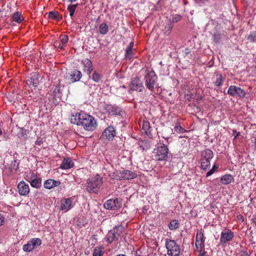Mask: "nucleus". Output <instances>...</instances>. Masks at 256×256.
<instances>
[{
    "instance_id": "obj_45",
    "label": "nucleus",
    "mask_w": 256,
    "mask_h": 256,
    "mask_svg": "<svg viewBox=\"0 0 256 256\" xmlns=\"http://www.w3.org/2000/svg\"><path fill=\"white\" fill-rule=\"evenodd\" d=\"M198 252H200V254L198 255V256H206V252L204 250H202L201 248L198 250Z\"/></svg>"
},
{
    "instance_id": "obj_55",
    "label": "nucleus",
    "mask_w": 256,
    "mask_h": 256,
    "mask_svg": "<svg viewBox=\"0 0 256 256\" xmlns=\"http://www.w3.org/2000/svg\"><path fill=\"white\" fill-rule=\"evenodd\" d=\"M254 146H255V148L256 150V138L255 139V141H254Z\"/></svg>"
},
{
    "instance_id": "obj_21",
    "label": "nucleus",
    "mask_w": 256,
    "mask_h": 256,
    "mask_svg": "<svg viewBox=\"0 0 256 256\" xmlns=\"http://www.w3.org/2000/svg\"><path fill=\"white\" fill-rule=\"evenodd\" d=\"M82 76V72L78 70H74L70 72V77L71 81L72 82L79 81Z\"/></svg>"
},
{
    "instance_id": "obj_50",
    "label": "nucleus",
    "mask_w": 256,
    "mask_h": 256,
    "mask_svg": "<svg viewBox=\"0 0 256 256\" xmlns=\"http://www.w3.org/2000/svg\"><path fill=\"white\" fill-rule=\"evenodd\" d=\"M161 136L164 139L168 140L169 137L168 136H166V134H162ZM168 142V140H167Z\"/></svg>"
},
{
    "instance_id": "obj_31",
    "label": "nucleus",
    "mask_w": 256,
    "mask_h": 256,
    "mask_svg": "<svg viewBox=\"0 0 256 256\" xmlns=\"http://www.w3.org/2000/svg\"><path fill=\"white\" fill-rule=\"evenodd\" d=\"M104 248L102 246H96L93 252V256H102L104 254Z\"/></svg>"
},
{
    "instance_id": "obj_16",
    "label": "nucleus",
    "mask_w": 256,
    "mask_h": 256,
    "mask_svg": "<svg viewBox=\"0 0 256 256\" xmlns=\"http://www.w3.org/2000/svg\"><path fill=\"white\" fill-rule=\"evenodd\" d=\"M120 234V232H119L118 228L110 230L107 234L106 240L108 244H112L116 240L118 239Z\"/></svg>"
},
{
    "instance_id": "obj_14",
    "label": "nucleus",
    "mask_w": 256,
    "mask_h": 256,
    "mask_svg": "<svg viewBox=\"0 0 256 256\" xmlns=\"http://www.w3.org/2000/svg\"><path fill=\"white\" fill-rule=\"evenodd\" d=\"M204 234L202 232V230H198L196 237L195 246L196 249L201 248L204 246Z\"/></svg>"
},
{
    "instance_id": "obj_37",
    "label": "nucleus",
    "mask_w": 256,
    "mask_h": 256,
    "mask_svg": "<svg viewBox=\"0 0 256 256\" xmlns=\"http://www.w3.org/2000/svg\"><path fill=\"white\" fill-rule=\"evenodd\" d=\"M102 76L100 74L95 71L92 76V79L96 82H99Z\"/></svg>"
},
{
    "instance_id": "obj_47",
    "label": "nucleus",
    "mask_w": 256,
    "mask_h": 256,
    "mask_svg": "<svg viewBox=\"0 0 256 256\" xmlns=\"http://www.w3.org/2000/svg\"><path fill=\"white\" fill-rule=\"evenodd\" d=\"M43 143L42 139H38L35 142L36 145L40 146Z\"/></svg>"
},
{
    "instance_id": "obj_27",
    "label": "nucleus",
    "mask_w": 256,
    "mask_h": 256,
    "mask_svg": "<svg viewBox=\"0 0 256 256\" xmlns=\"http://www.w3.org/2000/svg\"><path fill=\"white\" fill-rule=\"evenodd\" d=\"M12 20L18 24H20L24 20V17L20 12L17 11L13 14Z\"/></svg>"
},
{
    "instance_id": "obj_3",
    "label": "nucleus",
    "mask_w": 256,
    "mask_h": 256,
    "mask_svg": "<svg viewBox=\"0 0 256 256\" xmlns=\"http://www.w3.org/2000/svg\"><path fill=\"white\" fill-rule=\"evenodd\" d=\"M168 148L164 144L158 146L154 150V158L156 160H166L168 158Z\"/></svg>"
},
{
    "instance_id": "obj_8",
    "label": "nucleus",
    "mask_w": 256,
    "mask_h": 256,
    "mask_svg": "<svg viewBox=\"0 0 256 256\" xmlns=\"http://www.w3.org/2000/svg\"><path fill=\"white\" fill-rule=\"evenodd\" d=\"M137 177V174L130 170H124L118 172L116 179L132 180Z\"/></svg>"
},
{
    "instance_id": "obj_18",
    "label": "nucleus",
    "mask_w": 256,
    "mask_h": 256,
    "mask_svg": "<svg viewBox=\"0 0 256 256\" xmlns=\"http://www.w3.org/2000/svg\"><path fill=\"white\" fill-rule=\"evenodd\" d=\"M60 184V182L59 180H56L53 179H48L44 182V188L50 190L56 186H59Z\"/></svg>"
},
{
    "instance_id": "obj_39",
    "label": "nucleus",
    "mask_w": 256,
    "mask_h": 256,
    "mask_svg": "<svg viewBox=\"0 0 256 256\" xmlns=\"http://www.w3.org/2000/svg\"><path fill=\"white\" fill-rule=\"evenodd\" d=\"M247 40L250 42H256V32H251L247 37Z\"/></svg>"
},
{
    "instance_id": "obj_38",
    "label": "nucleus",
    "mask_w": 256,
    "mask_h": 256,
    "mask_svg": "<svg viewBox=\"0 0 256 256\" xmlns=\"http://www.w3.org/2000/svg\"><path fill=\"white\" fill-rule=\"evenodd\" d=\"M22 248L24 252H31L32 250H34L33 247H32L31 243L30 242V241H28L26 244H24Z\"/></svg>"
},
{
    "instance_id": "obj_35",
    "label": "nucleus",
    "mask_w": 256,
    "mask_h": 256,
    "mask_svg": "<svg viewBox=\"0 0 256 256\" xmlns=\"http://www.w3.org/2000/svg\"><path fill=\"white\" fill-rule=\"evenodd\" d=\"M78 6V4H70L68 6V10L70 12V17H72L75 12Z\"/></svg>"
},
{
    "instance_id": "obj_4",
    "label": "nucleus",
    "mask_w": 256,
    "mask_h": 256,
    "mask_svg": "<svg viewBox=\"0 0 256 256\" xmlns=\"http://www.w3.org/2000/svg\"><path fill=\"white\" fill-rule=\"evenodd\" d=\"M166 247L167 249V254L168 256H180V249L175 240L170 239L166 240Z\"/></svg>"
},
{
    "instance_id": "obj_42",
    "label": "nucleus",
    "mask_w": 256,
    "mask_h": 256,
    "mask_svg": "<svg viewBox=\"0 0 256 256\" xmlns=\"http://www.w3.org/2000/svg\"><path fill=\"white\" fill-rule=\"evenodd\" d=\"M54 46L56 48L60 50H62L64 48V46L60 42V41L58 40H56L54 41Z\"/></svg>"
},
{
    "instance_id": "obj_48",
    "label": "nucleus",
    "mask_w": 256,
    "mask_h": 256,
    "mask_svg": "<svg viewBox=\"0 0 256 256\" xmlns=\"http://www.w3.org/2000/svg\"><path fill=\"white\" fill-rule=\"evenodd\" d=\"M4 223V217L0 214V226H2Z\"/></svg>"
},
{
    "instance_id": "obj_49",
    "label": "nucleus",
    "mask_w": 256,
    "mask_h": 256,
    "mask_svg": "<svg viewBox=\"0 0 256 256\" xmlns=\"http://www.w3.org/2000/svg\"><path fill=\"white\" fill-rule=\"evenodd\" d=\"M233 135L235 138L237 137L239 135V133L236 132V130H233Z\"/></svg>"
},
{
    "instance_id": "obj_20",
    "label": "nucleus",
    "mask_w": 256,
    "mask_h": 256,
    "mask_svg": "<svg viewBox=\"0 0 256 256\" xmlns=\"http://www.w3.org/2000/svg\"><path fill=\"white\" fill-rule=\"evenodd\" d=\"M72 202L70 198H64L61 200L60 209L68 210L71 208Z\"/></svg>"
},
{
    "instance_id": "obj_19",
    "label": "nucleus",
    "mask_w": 256,
    "mask_h": 256,
    "mask_svg": "<svg viewBox=\"0 0 256 256\" xmlns=\"http://www.w3.org/2000/svg\"><path fill=\"white\" fill-rule=\"evenodd\" d=\"M82 62L84 68V72H86L88 75L90 74L93 70L92 61L88 58H85L82 60Z\"/></svg>"
},
{
    "instance_id": "obj_10",
    "label": "nucleus",
    "mask_w": 256,
    "mask_h": 256,
    "mask_svg": "<svg viewBox=\"0 0 256 256\" xmlns=\"http://www.w3.org/2000/svg\"><path fill=\"white\" fill-rule=\"evenodd\" d=\"M130 88V90L141 92L144 89V86L140 79L138 77H136L132 80Z\"/></svg>"
},
{
    "instance_id": "obj_44",
    "label": "nucleus",
    "mask_w": 256,
    "mask_h": 256,
    "mask_svg": "<svg viewBox=\"0 0 256 256\" xmlns=\"http://www.w3.org/2000/svg\"><path fill=\"white\" fill-rule=\"evenodd\" d=\"M174 130L176 132H178L180 134L186 132L184 128L180 126H176L174 127Z\"/></svg>"
},
{
    "instance_id": "obj_53",
    "label": "nucleus",
    "mask_w": 256,
    "mask_h": 256,
    "mask_svg": "<svg viewBox=\"0 0 256 256\" xmlns=\"http://www.w3.org/2000/svg\"><path fill=\"white\" fill-rule=\"evenodd\" d=\"M116 256H126L125 254H119Z\"/></svg>"
},
{
    "instance_id": "obj_56",
    "label": "nucleus",
    "mask_w": 256,
    "mask_h": 256,
    "mask_svg": "<svg viewBox=\"0 0 256 256\" xmlns=\"http://www.w3.org/2000/svg\"><path fill=\"white\" fill-rule=\"evenodd\" d=\"M168 130H170V128H168ZM170 130L172 131V129H170Z\"/></svg>"
},
{
    "instance_id": "obj_29",
    "label": "nucleus",
    "mask_w": 256,
    "mask_h": 256,
    "mask_svg": "<svg viewBox=\"0 0 256 256\" xmlns=\"http://www.w3.org/2000/svg\"><path fill=\"white\" fill-rule=\"evenodd\" d=\"M224 78H222L221 74H216V81L214 82V85L216 86H220L224 82Z\"/></svg>"
},
{
    "instance_id": "obj_9",
    "label": "nucleus",
    "mask_w": 256,
    "mask_h": 256,
    "mask_svg": "<svg viewBox=\"0 0 256 256\" xmlns=\"http://www.w3.org/2000/svg\"><path fill=\"white\" fill-rule=\"evenodd\" d=\"M122 206V204L117 198L115 199H110L106 200L104 204V206L106 209L114 210L119 208Z\"/></svg>"
},
{
    "instance_id": "obj_24",
    "label": "nucleus",
    "mask_w": 256,
    "mask_h": 256,
    "mask_svg": "<svg viewBox=\"0 0 256 256\" xmlns=\"http://www.w3.org/2000/svg\"><path fill=\"white\" fill-rule=\"evenodd\" d=\"M134 46V42H131L128 46L126 48L125 51H126V54H125V58L126 60H130L132 58L133 56V52H132V48Z\"/></svg>"
},
{
    "instance_id": "obj_2",
    "label": "nucleus",
    "mask_w": 256,
    "mask_h": 256,
    "mask_svg": "<svg viewBox=\"0 0 256 256\" xmlns=\"http://www.w3.org/2000/svg\"><path fill=\"white\" fill-rule=\"evenodd\" d=\"M103 183L102 178L97 174L88 178L86 183V190L89 193L98 194Z\"/></svg>"
},
{
    "instance_id": "obj_12",
    "label": "nucleus",
    "mask_w": 256,
    "mask_h": 256,
    "mask_svg": "<svg viewBox=\"0 0 256 256\" xmlns=\"http://www.w3.org/2000/svg\"><path fill=\"white\" fill-rule=\"evenodd\" d=\"M234 238V232L230 230H228L227 232H222L220 238V243L221 244H226L228 242L231 241Z\"/></svg>"
},
{
    "instance_id": "obj_25",
    "label": "nucleus",
    "mask_w": 256,
    "mask_h": 256,
    "mask_svg": "<svg viewBox=\"0 0 256 256\" xmlns=\"http://www.w3.org/2000/svg\"><path fill=\"white\" fill-rule=\"evenodd\" d=\"M221 182L223 184L227 185L234 181V178L231 174H225L220 178Z\"/></svg>"
},
{
    "instance_id": "obj_7",
    "label": "nucleus",
    "mask_w": 256,
    "mask_h": 256,
    "mask_svg": "<svg viewBox=\"0 0 256 256\" xmlns=\"http://www.w3.org/2000/svg\"><path fill=\"white\" fill-rule=\"evenodd\" d=\"M228 94L232 96H238L242 98L246 96V92L240 87L235 86H230L228 89Z\"/></svg>"
},
{
    "instance_id": "obj_46",
    "label": "nucleus",
    "mask_w": 256,
    "mask_h": 256,
    "mask_svg": "<svg viewBox=\"0 0 256 256\" xmlns=\"http://www.w3.org/2000/svg\"><path fill=\"white\" fill-rule=\"evenodd\" d=\"M240 256H250L246 251H241L240 253Z\"/></svg>"
},
{
    "instance_id": "obj_5",
    "label": "nucleus",
    "mask_w": 256,
    "mask_h": 256,
    "mask_svg": "<svg viewBox=\"0 0 256 256\" xmlns=\"http://www.w3.org/2000/svg\"><path fill=\"white\" fill-rule=\"evenodd\" d=\"M213 157V152L210 149H206L202 152L200 167L203 170H206L210 167V160L212 159Z\"/></svg>"
},
{
    "instance_id": "obj_6",
    "label": "nucleus",
    "mask_w": 256,
    "mask_h": 256,
    "mask_svg": "<svg viewBox=\"0 0 256 256\" xmlns=\"http://www.w3.org/2000/svg\"><path fill=\"white\" fill-rule=\"evenodd\" d=\"M157 79V76L154 70L148 72L144 76V80L146 86L151 92H152L154 90Z\"/></svg>"
},
{
    "instance_id": "obj_52",
    "label": "nucleus",
    "mask_w": 256,
    "mask_h": 256,
    "mask_svg": "<svg viewBox=\"0 0 256 256\" xmlns=\"http://www.w3.org/2000/svg\"><path fill=\"white\" fill-rule=\"evenodd\" d=\"M77 0H68V2H76Z\"/></svg>"
},
{
    "instance_id": "obj_28",
    "label": "nucleus",
    "mask_w": 256,
    "mask_h": 256,
    "mask_svg": "<svg viewBox=\"0 0 256 256\" xmlns=\"http://www.w3.org/2000/svg\"><path fill=\"white\" fill-rule=\"evenodd\" d=\"M41 178L36 177L30 182V185L32 187L39 188L41 186Z\"/></svg>"
},
{
    "instance_id": "obj_54",
    "label": "nucleus",
    "mask_w": 256,
    "mask_h": 256,
    "mask_svg": "<svg viewBox=\"0 0 256 256\" xmlns=\"http://www.w3.org/2000/svg\"><path fill=\"white\" fill-rule=\"evenodd\" d=\"M240 216V220H242V221H243V220H244V218L243 216Z\"/></svg>"
},
{
    "instance_id": "obj_1",
    "label": "nucleus",
    "mask_w": 256,
    "mask_h": 256,
    "mask_svg": "<svg viewBox=\"0 0 256 256\" xmlns=\"http://www.w3.org/2000/svg\"><path fill=\"white\" fill-rule=\"evenodd\" d=\"M70 122L77 126H81L87 131L94 130L97 124L94 118L84 112H76L71 116Z\"/></svg>"
},
{
    "instance_id": "obj_36",
    "label": "nucleus",
    "mask_w": 256,
    "mask_h": 256,
    "mask_svg": "<svg viewBox=\"0 0 256 256\" xmlns=\"http://www.w3.org/2000/svg\"><path fill=\"white\" fill-rule=\"evenodd\" d=\"M173 28V24L171 22H169L166 26L164 28L163 30V32L166 36H168Z\"/></svg>"
},
{
    "instance_id": "obj_30",
    "label": "nucleus",
    "mask_w": 256,
    "mask_h": 256,
    "mask_svg": "<svg viewBox=\"0 0 256 256\" xmlns=\"http://www.w3.org/2000/svg\"><path fill=\"white\" fill-rule=\"evenodd\" d=\"M108 31V27L106 24L102 23L99 26V32L102 34H106Z\"/></svg>"
},
{
    "instance_id": "obj_15",
    "label": "nucleus",
    "mask_w": 256,
    "mask_h": 256,
    "mask_svg": "<svg viewBox=\"0 0 256 256\" xmlns=\"http://www.w3.org/2000/svg\"><path fill=\"white\" fill-rule=\"evenodd\" d=\"M102 135L108 140H112L116 135V130L113 126H109L104 130Z\"/></svg>"
},
{
    "instance_id": "obj_41",
    "label": "nucleus",
    "mask_w": 256,
    "mask_h": 256,
    "mask_svg": "<svg viewBox=\"0 0 256 256\" xmlns=\"http://www.w3.org/2000/svg\"><path fill=\"white\" fill-rule=\"evenodd\" d=\"M60 40H59L60 41V42L64 46L68 42V38L67 35H61L60 37Z\"/></svg>"
},
{
    "instance_id": "obj_11",
    "label": "nucleus",
    "mask_w": 256,
    "mask_h": 256,
    "mask_svg": "<svg viewBox=\"0 0 256 256\" xmlns=\"http://www.w3.org/2000/svg\"><path fill=\"white\" fill-rule=\"evenodd\" d=\"M106 110L110 114L112 115H118L123 116L125 114L124 112L120 108L111 104L107 106Z\"/></svg>"
},
{
    "instance_id": "obj_23",
    "label": "nucleus",
    "mask_w": 256,
    "mask_h": 256,
    "mask_svg": "<svg viewBox=\"0 0 256 256\" xmlns=\"http://www.w3.org/2000/svg\"><path fill=\"white\" fill-rule=\"evenodd\" d=\"M47 15V18L53 20H59L62 19V16L60 14V13L56 11H52L48 13H46V16Z\"/></svg>"
},
{
    "instance_id": "obj_26",
    "label": "nucleus",
    "mask_w": 256,
    "mask_h": 256,
    "mask_svg": "<svg viewBox=\"0 0 256 256\" xmlns=\"http://www.w3.org/2000/svg\"><path fill=\"white\" fill-rule=\"evenodd\" d=\"M142 130L144 132L145 134L148 136H152L151 130L152 128L150 126V124L148 120H144L142 126Z\"/></svg>"
},
{
    "instance_id": "obj_17",
    "label": "nucleus",
    "mask_w": 256,
    "mask_h": 256,
    "mask_svg": "<svg viewBox=\"0 0 256 256\" xmlns=\"http://www.w3.org/2000/svg\"><path fill=\"white\" fill-rule=\"evenodd\" d=\"M18 189L20 194L22 196H26L30 192L28 185L24 181H21L18 184Z\"/></svg>"
},
{
    "instance_id": "obj_32",
    "label": "nucleus",
    "mask_w": 256,
    "mask_h": 256,
    "mask_svg": "<svg viewBox=\"0 0 256 256\" xmlns=\"http://www.w3.org/2000/svg\"><path fill=\"white\" fill-rule=\"evenodd\" d=\"M180 224L178 220H172L169 224L168 228L170 230H175L179 228Z\"/></svg>"
},
{
    "instance_id": "obj_34",
    "label": "nucleus",
    "mask_w": 256,
    "mask_h": 256,
    "mask_svg": "<svg viewBox=\"0 0 256 256\" xmlns=\"http://www.w3.org/2000/svg\"><path fill=\"white\" fill-rule=\"evenodd\" d=\"M29 241L31 243L32 246L33 247V249L42 244V240L39 238H34Z\"/></svg>"
},
{
    "instance_id": "obj_40",
    "label": "nucleus",
    "mask_w": 256,
    "mask_h": 256,
    "mask_svg": "<svg viewBox=\"0 0 256 256\" xmlns=\"http://www.w3.org/2000/svg\"><path fill=\"white\" fill-rule=\"evenodd\" d=\"M222 38V36L220 32H216L213 36V40L215 43H218Z\"/></svg>"
},
{
    "instance_id": "obj_22",
    "label": "nucleus",
    "mask_w": 256,
    "mask_h": 256,
    "mask_svg": "<svg viewBox=\"0 0 256 256\" xmlns=\"http://www.w3.org/2000/svg\"><path fill=\"white\" fill-rule=\"evenodd\" d=\"M74 164L72 160L70 158H65L60 166V168L63 170L69 169L74 166Z\"/></svg>"
},
{
    "instance_id": "obj_13",
    "label": "nucleus",
    "mask_w": 256,
    "mask_h": 256,
    "mask_svg": "<svg viewBox=\"0 0 256 256\" xmlns=\"http://www.w3.org/2000/svg\"><path fill=\"white\" fill-rule=\"evenodd\" d=\"M40 76L36 72L30 74L29 78L26 80V84L29 86L36 87L39 83Z\"/></svg>"
},
{
    "instance_id": "obj_33",
    "label": "nucleus",
    "mask_w": 256,
    "mask_h": 256,
    "mask_svg": "<svg viewBox=\"0 0 256 256\" xmlns=\"http://www.w3.org/2000/svg\"><path fill=\"white\" fill-rule=\"evenodd\" d=\"M62 87V86L60 84V82H59L55 86L53 90L52 93L54 96H56L61 92Z\"/></svg>"
},
{
    "instance_id": "obj_51",
    "label": "nucleus",
    "mask_w": 256,
    "mask_h": 256,
    "mask_svg": "<svg viewBox=\"0 0 256 256\" xmlns=\"http://www.w3.org/2000/svg\"><path fill=\"white\" fill-rule=\"evenodd\" d=\"M2 125L0 124V135L2 134Z\"/></svg>"
},
{
    "instance_id": "obj_43",
    "label": "nucleus",
    "mask_w": 256,
    "mask_h": 256,
    "mask_svg": "<svg viewBox=\"0 0 256 256\" xmlns=\"http://www.w3.org/2000/svg\"><path fill=\"white\" fill-rule=\"evenodd\" d=\"M218 168V166L214 164L212 166V169H210L207 173H206V176L207 177L212 175L214 172L216 171V170Z\"/></svg>"
}]
</instances>
